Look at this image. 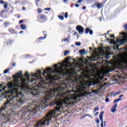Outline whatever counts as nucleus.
<instances>
[{
    "label": "nucleus",
    "instance_id": "obj_1",
    "mask_svg": "<svg viewBox=\"0 0 127 127\" xmlns=\"http://www.w3.org/2000/svg\"><path fill=\"white\" fill-rule=\"evenodd\" d=\"M120 34L122 36H120V38H117V41H115V40L107 38L108 41H110L111 44L114 45V49H117V50H119V48L120 46L127 42V32H123L120 33Z\"/></svg>",
    "mask_w": 127,
    "mask_h": 127
},
{
    "label": "nucleus",
    "instance_id": "obj_2",
    "mask_svg": "<svg viewBox=\"0 0 127 127\" xmlns=\"http://www.w3.org/2000/svg\"><path fill=\"white\" fill-rule=\"evenodd\" d=\"M76 30L78 31L79 34H82L84 33V28L81 25H78L76 27Z\"/></svg>",
    "mask_w": 127,
    "mask_h": 127
},
{
    "label": "nucleus",
    "instance_id": "obj_3",
    "mask_svg": "<svg viewBox=\"0 0 127 127\" xmlns=\"http://www.w3.org/2000/svg\"><path fill=\"white\" fill-rule=\"evenodd\" d=\"M104 113V111L101 112L99 116L100 120L101 121V127H104V121L103 120Z\"/></svg>",
    "mask_w": 127,
    "mask_h": 127
},
{
    "label": "nucleus",
    "instance_id": "obj_4",
    "mask_svg": "<svg viewBox=\"0 0 127 127\" xmlns=\"http://www.w3.org/2000/svg\"><path fill=\"white\" fill-rule=\"evenodd\" d=\"M89 32L90 35H93V30H90L89 28H87L85 29V34H88Z\"/></svg>",
    "mask_w": 127,
    "mask_h": 127
},
{
    "label": "nucleus",
    "instance_id": "obj_5",
    "mask_svg": "<svg viewBox=\"0 0 127 127\" xmlns=\"http://www.w3.org/2000/svg\"><path fill=\"white\" fill-rule=\"evenodd\" d=\"M116 108H118V104L117 103H116L115 105L112 108V113H115V112H117V109H116Z\"/></svg>",
    "mask_w": 127,
    "mask_h": 127
},
{
    "label": "nucleus",
    "instance_id": "obj_6",
    "mask_svg": "<svg viewBox=\"0 0 127 127\" xmlns=\"http://www.w3.org/2000/svg\"><path fill=\"white\" fill-rule=\"evenodd\" d=\"M80 54L81 55H87V53L85 49L80 50L79 51Z\"/></svg>",
    "mask_w": 127,
    "mask_h": 127
},
{
    "label": "nucleus",
    "instance_id": "obj_7",
    "mask_svg": "<svg viewBox=\"0 0 127 127\" xmlns=\"http://www.w3.org/2000/svg\"><path fill=\"white\" fill-rule=\"evenodd\" d=\"M1 17H2V18H7L8 16H9V13H6L5 14H3L2 15H0Z\"/></svg>",
    "mask_w": 127,
    "mask_h": 127
},
{
    "label": "nucleus",
    "instance_id": "obj_8",
    "mask_svg": "<svg viewBox=\"0 0 127 127\" xmlns=\"http://www.w3.org/2000/svg\"><path fill=\"white\" fill-rule=\"evenodd\" d=\"M40 19H43L44 20H47V17L45 15H40Z\"/></svg>",
    "mask_w": 127,
    "mask_h": 127
},
{
    "label": "nucleus",
    "instance_id": "obj_9",
    "mask_svg": "<svg viewBox=\"0 0 127 127\" xmlns=\"http://www.w3.org/2000/svg\"><path fill=\"white\" fill-rule=\"evenodd\" d=\"M104 6V4L103 3H98L97 4V8H101Z\"/></svg>",
    "mask_w": 127,
    "mask_h": 127
},
{
    "label": "nucleus",
    "instance_id": "obj_10",
    "mask_svg": "<svg viewBox=\"0 0 127 127\" xmlns=\"http://www.w3.org/2000/svg\"><path fill=\"white\" fill-rule=\"evenodd\" d=\"M0 91H1V90H3V91H5V88H3V85L0 84Z\"/></svg>",
    "mask_w": 127,
    "mask_h": 127
},
{
    "label": "nucleus",
    "instance_id": "obj_11",
    "mask_svg": "<svg viewBox=\"0 0 127 127\" xmlns=\"http://www.w3.org/2000/svg\"><path fill=\"white\" fill-rule=\"evenodd\" d=\"M20 27L22 29H26V26H25L24 24H21Z\"/></svg>",
    "mask_w": 127,
    "mask_h": 127
},
{
    "label": "nucleus",
    "instance_id": "obj_12",
    "mask_svg": "<svg viewBox=\"0 0 127 127\" xmlns=\"http://www.w3.org/2000/svg\"><path fill=\"white\" fill-rule=\"evenodd\" d=\"M8 31L10 32V33H11V34H13L14 33V30L12 29H8Z\"/></svg>",
    "mask_w": 127,
    "mask_h": 127
},
{
    "label": "nucleus",
    "instance_id": "obj_13",
    "mask_svg": "<svg viewBox=\"0 0 127 127\" xmlns=\"http://www.w3.org/2000/svg\"><path fill=\"white\" fill-rule=\"evenodd\" d=\"M6 12V10H3L0 12V15H2V14H4Z\"/></svg>",
    "mask_w": 127,
    "mask_h": 127
},
{
    "label": "nucleus",
    "instance_id": "obj_14",
    "mask_svg": "<svg viewBox=\"0 0 127 127\" xmlns=\"http://www.w3.org/2000/svg\"><path fill=\"white\" fill-rule=\"evenodd\" d=\"M58 17L60 19H61V20H64V16H62V15H59Z\"/></svg>",
    "mask_w": 127,
    "mask_h": 127
},
{
    "label": "nucleus",
    "instance_id": "obj_15",
    "mask_svg": "<svg viewBox=\"0 0 127 127\" xmlns=\"http://www.w3.org/2000/svg\"><path fill=\"white\" fill-rule=\"evenodd\" d=\"M120 101H122V98H118L114 101V103H118V102H120Z\"/></svg>",
    "mask_w": 127,
    "mask_h": 127
},
{
    "label": "nucleus",
    "instance_id": "obj_16",
    "mask_svg": "<svg viewBox=\"0 0 127 127\" xmlns=\"http://www.w3.org/2000/svg\"><path fill=\"white\" fill-rule=\"evenodd\" d=\"M99 106H97L94 108V113H96V112H97V111H99Z\"/></svg>",
    "mask_w": 127,
    "mask_h": 127
},
{
    "label": "nucleus",
    "instance_id": "obj_17",
    "mask_svg": "<svg viewBox=\"0 0 127 127\" xmlns=\"http://www.w3.org/2000/svg\"><path fill=\"white\" fill-rule=\"evenodd\" d=\"M75 45H76V46H81V42H77L75 43Z\"/></svg>",
    "mask_w": 127,
    "mask_h": 127
},
{
    "label": "nucleus",
    "instance_id": "obj_18",
    "mask_svg": "<svg viewBox=\"0 0 127 127\" xmlns=\"http://www.w3.org/2000/svg\"><path fill=\"white\" fill-rule=\"evenodd\" d=\"M7 5H8V4H7V3H5L4 4V8H5V9H6V8H7Z\"/></svg>",
    "mask_w": 127,
    "mask_h": 127
},
{
    "label": "nucleus",
    "instance_id": "obj_19",
    "mask_svg": "<svg viewBox=\"0 0 127 127\" xmlns=\"http://www.w3.org/2000/svg\"><path fill=\"white\" fill-rule=\"evenodd\" d=\"M4 26H7V25H9V24L8 22H4L3 23Z\"/></svg>",
    "mask_w": 127,
    "mask_h": 127
},
{
    "label": "nucleus",
    "instance_id": "obj_20",
    "mask_svg": "<svg viewBox=\"0 0 127 127\" xmlns=\"http://www.w3.org/2000/svg\"><path fill=\"white\" fill-rule=\"evenodd\" d=\"M103 59V57H98L96 60H98L99 61H101Z\"/></svg>",
    "mask_w": 127,
    "mask_h": 127
},
{
    "label": "nucleus",
    "instance_id": "obj_21",
    "mask_svg": "<svg viewBox=\"0 0 127 127\" xmlns=\"http://www.w3.org/2000/svg\"><path fill=\"white\" fill-rule=\"evenodd\" d=\"M37 10L39 13H41V12H42V10L40 8H38Z\"/></svg>",
    "mask_w": 127,
    "mask_h": 127
},
{
    "label": "nucleus",
    "instance_id": "obj_22",
    "mask_svg": "<svg viewBox=\"0 0 127 127\" xmlns=\"http://www.w3.org/2000/svg\"><path fill=\"white\" fill-rule=\"evenodd\" d=\"M68 53H69V51H66L64 53V56H67Z\"/></svg>",
    "mask_w": 127,
    "mask_h": 127
},
{
    "label": "nucleus",
    "instance_id": "obj_23",
    "mask_svg": "<svg viewBox=\"0 0 127 127\" xmlns=\"http://www.w3.org/2000/svg\"><path fill=\"white\" fill-rule=\"evenodd\" d=\"M64 42H67L69 43V40L68 39V38H65V39H64Z\"/></svg>",
    "mask_w": 127,
    "mask_h": 127
},
{
    "label": "nucleus",
    "instance_id": "obj_24",
    "mask_svg": "<svg viewBox=\"0 0 127 127\" xmlns=\"http://www.w3.org/2000/svg\"><path fill=\"white\" fill-rule=\"evenodd\" d=\"M64 17L65 18H67L68 17V12H66L64 14Z\"/></svg>",
    "mask_w": 127,
    "mask_h": 127
},
{
    "label": "nucleus",
    "instance_id": "obj_25",
    "mask_svg": "<svg viewBox=\"0 0 127 127\" xmlns=\"http://www.w3.org/2000/svg\"><path fill=\"white\" fill-rule=\"evenodd\" d=\"M7 72H8V69H6L5 70H4V74H6V73H7Z\"/></svg>",
    "mask_w": 127,
    "mask_h": 127
},
{
    "label": "nucleus",
    "instance_id": "obj_26",
    "mask_svg": "<svg viewBox=\"0 0 127 127\" xmlns=\"http://www.w3.org/2000/svg\"><path fill=\"white\" fill-rule=\"evenodd\" d=\"M109 100H110V99H109V98H107L105 99V101L106 102V103H109Z\"/></svg>",
    "mask_w": 127,
    "mask_h": 127
},
{
    "label": "nucleus",
    "instance_id": "obj_27",
    "mask_svg": "<svg viewBox=\"0 0 127 127\" xmlns=\"http://www.w3.org/2000/svg\"><path fill=\"white\" fill-rule=\"evenodd\" d=\"M4 1L3 0H0V3H1V4H4Z\"/></svg>",
    "mask_w": 127,
    "mask_h": 127
},
{
    "label": "nucleus",
    "instance_id": "obj_28",
    "mask_svg": "<svg viewBox=\"0 0 127 127\" xmlns=\"http://www.w3.org/2000/svg\"><path fill=\"white\" fill-rule=\"evenodd\" d=\"M51 9V8H46L45 9V10H48V11H49V10H50Z\"/></svg>",
    "mask_w": 127,
    "mask_h": 127
},
{
    "label": "nucleus",
    "instance_id": "obj_29",
    "mask_svg": "<svg viewBox=\"0 0 127 127\" xmlns=\"http://www.w3.org/2000/svg\"><path fill=\"white\" fill-rule=\"evenodd\" d=\"M23 23V20H21L19 21V24H20V23Z\"/></svg>",
    "mask_w": 127,
    "mask_h": 127
},
{
    "label": "nucleus",
    "instance_id": "obj_30",
    "mask_svg": "<svg viewBox=\"0 0 127 127\" xmlns=\"http://www.w3.org/2000/svg\"><path fill=\"white\" fill-rule=\"evenodd\" d=\"M84 116H85V117L88 116V117H89V118H92V117H91V116H90V115H89V114H86V115H84Z\"/></svg>",
    "mask_w": 127,
    "mask_h": 127
},
{
    "label": "nucleus",
    "instance_id": "obj_31",
    "mask_svg": "<svg viewBox=\"0 0 127 127\" xmlns=\"http://www.w3.org/2000/svg\"><path fill=\"white\" fill-rule=\"evenodd\" d=\"M124 28H125V29H127V24H126L125 25Z\"/></svg>",
    "mask_w": 127,
    "mask_h": 127
},
{
    "label": "nucleus",
    "instance_id": "obj_32",
    "mask_svg": "<svg viewBox=\"0 0 127 127\" xmlns=\"http://www.w3.org/2000/svg\"><path fill=\"white\" fill-rule=\"evenodd\" d=\"M60 65V66H61L62 67H64V65H63V64H61V63H59V64Z\"/></svg>",
    "mask_w": 127,
    "mask_h": 127
},
{
    "label": "nucleus",
    "instance_id": "obj_33",
    "mask_svg": "<svg viewBox=\"0 0 127 127\" xmlns=\"http://www.w3.org/2000/svg\"><path fill=\"white\" fill-rule=\"evenodd\" d=\"M96 123H97V124L100 123V121L99 120V119H97V120L96 121Z\"/></svg>",
    "mask_w": 127,
    "mask_h": 127
},
{
    "label": "nucleus",
    "instance_id": "obj_34",
    "mask_svg": "<svg viewBox=\"0 0 127 127\" xmlns=\"http://www.w3.org/2000/svg\"><path fill=\"white\" fill-rule=\"evenodd\" d=\"M77 2H78L79 3L82 2V0H78L77 1Z\"/></svg>",
    "mask_w": 127,
    "mask_h": 127
},
{
    "label": "nucleus",
    "instance_id": "obj_35",
    "mask_svg": "<svg viewBox=\"0 0 127 127\" xmlns=\"http://www.w3.org/2000/svg\"><path fill=\"white\" fill-rule=\"evenodd\" d=\"M75 6H76V7H79V5L78 4H75Z\"/></svg>",
    "mask_w": 127,
    "mask_h": 127
},
{
    "label": "nucleus",
    "instance_id": "obj_36",
    "mask_svg": "<svg viewBox=\"0 0 127 127\" xmlns=\"http://www.w3.org/2000/svg\"><path fill=\"white\" fill-rule=\"evenodd\" d=\"M43 38H43L42 37H41L39 38V39H40V40H42V39H44Z\"/></svg>",
    "mask_w": 127,
    "mask_h": 127
},
{
    "label": "nucleus",
    "instance_id": "obj_37",
    "mask_svg": "<svg viewBox=\"0 0 127 127\" xmlns=\"http://www.w3.org/2000/svg\"><path fill=\"white\" fill-rule=\"evenodd\" d=\"M85 118H86V116H83L80 119V120H82V119H85Z\"/></svg>",
    "mask_w": 127,
    "mask_h": 127
},
{
    "label": "nucleus",
    "instance_id": "obj_38",
    "mask_svg": "<svg viewBox=\"0 0 127 127\" xmlns=\"http://www.w3.org/2000/svg\"><path fill=\"white\" fill-rule=\"evenodd\" d=\"M61 15H64V12H62L60 13Z\"/></svg>",
    "mask_w": 127,
    "mask_h": 127
},
{
    "label": "nucleus",
    "instance_id": "obj_39",
    "mask_svg": "<svg viewBox=\"0 0 127 127\" xmlns=\"http://www.w3.org/2000/svg\"><path fill=\"white\" fill-rule=\"evenodd\" d=\"M110 37H111V38H114V37H115V36H114V35H111V36H110Z\"/></svg>",
    "mask_w": 127,
    "mask_h": 127
},
{
    "label": "nucleus",
    "instance_id": "obj_40",
    "mask_svg": "<svg viewBox=\"0 0 127 127\" xmlns=\"http://www.w3.org/2000/svg\"><path fill=\"white\" fill-rule=\"evenodd\" d=\"M12 66H13V67H15V63H13L12 64Z\"/></svg>",
    "mask_w": 127,
    "mask_h": 127
},
{
    "label": "nucleus",
    "instance_id": "obj_41",
    "mask_svg": "<svg viewBox=\"0 0 127 127\" xmlns=\"http://www.w3.org/2000/svg\"><path fill=\"white\" fill-rule=\"evenodd\" d=\"M99 115V112H96L95 113V116H98Z\"/></svg>",
    "mask_w": 127,
    "mask_h": 127
},
{
    "label": "nucleus",
    "instance_id": "obj_42",
    "mask_svg": "<svg viewBox=\"0 0 127 127\" xmlns=\"http://www.w3.org/2000/svg\"><path fill=\"white\" fill-rule=\"evenodd\" d=\"M13 12V10H12L9 12V13H12Z\"/></svg>",
    "mask_w": 127,
    "mask_h": 127
},
{
    "label": "nucleus",
    "instance_id": "obj_43",
    "mask_svg": "<svg viewBox=\"0 0 127 127\" xmlns=\"http://www.w3.org/2000/svg\"><path fill=\"white\" fill-rule=\"evenodd\" d=\"M46 36H47V35L45 34V36H44V38H43V39H45V38H46Z\"/></svg>",
    "mask_w": 127,
    "mask_h": 127
},
{
    "label": "nucleus",
    "instance_id": "obj_44",
    "mask_svg": "<svg viewBox=\"0 0 127 127\" xmlns=\"http://www.w3.org/2000/svg\"><path fill=\"white\" fill-rule=\"evenodd\" d=\"M104 126L106 127V121H104Z\"/></svg>",
    "mask_w": 127,
    "mask_h": 127
},
{
    "label": "nucleus",
    "instance_id": "obj_45",
    "mask_svg": "<svg viewBox=\"0 0 127 127\" xmlns=\"http://www.w3.org/2000/svg\"><path fill=\"white\" fill-rule=\"evenodd\" d=\"M64 2H66V1H68V0H63Z\"/></svg>",
    "mask_w": 127,
    "mask_h": 127
},
{
    "label": "nucleus",
    "instance_id": "obj_46",
    "mask_svg": "<svg viewBox=\"0 0 127 127\" xmlns=\"http://www.w3.org/2000/svg\"><path fill=\"white\" fill-rule=\"evenodd\" d=\"M122 97H124V95H121L119 96V98H122Z\"/></svg>",
    "mask_w": 127,
    "mask_h": 127
},
{
    "label": "nucleus",
    "instance_id": "obj_47",
    "mask_svg": "<svg viewBox=\"0 0 127 127\" xmlns=\"http://www.w3.org/2000/svg\"><path fill=\"white\" fill-rule=\"evenodd\" d=\"M82 9H86V7L85 6H83L82 8Z\"/></svg>",
    "mask_w": 127,
    "mask_h": 127
},
{
    "label": "nucleus",
    "instance_id": "obj_48",
    "mask_svg": "<svg viewBox=\"0 0 127 127\" xmlns=\"http://www.w3.org/2000/svg\"><path fill=\"white\" fill-rule=\"evenodd\" d=\"M119 94H121V92H117L116 94V95H119Z\"/></svg>",
    "mask_w": 127,
    "mask_h": 127
},
{
    "label": "nucleus",
    "instance_id": "obj_49",
    "mask_svg": "<svg viewBox=\"0 0 127 127\" xmlns=\"http://www.w3.org/2000/svg\"><path fill=\"white\" fill-rule=\"evenodd\" d=\"M19 33H23V31H21L19 32Z\"/></svg>",
    "mask_w": 127,
    "mask_h": 127
},
{
    "label": "nucleus",
    "instance_id": "obj_50",
    "mask_svg": "<svg viewBox=\"0 0 127 127\" xmlns=\"http://www.w3.org/2000/svg\"><path fill=\"white\" fill-rule=\"evenodd\" d=\"M23 10H25V8L24 7H23Z\"/></svg>",
    "mask_w": 127,
    "mask_h": 127
},
{
    "label": "nucleus",
    "instance_id": "obj_51",
    "mask_svg": "<svg viewBox=\"0 0 127 127\" xmlns=\"http://www.w3.org/2000/svg\"><path fill=\"white\" fill-rule=\"evenodd\" d=\"M76 34H77V32H75L74 34V35H76Z\"/></svg>",
    "mask_w": 127,
    "mask_h": 127
},
{
    "label": "nucleus",
    "instance_id": "obj_52",
    "mask_svg": "<svg viewBox=\"0 0 127 127\" xmlns=\"http://www.w3.org/2000/svg\"><path fill=\"white\" fill-rule=\"evenodd\" d=\"M36 5H38V3L36 2Z\"/></svg>",
    "mask_w": 127,
    "mask_h": 127
},
{
    "label": "nucleus",
    "instance_id": "obj_53",
    "mask_svg": "<svg viewBox=\"0 0 127 127\" xmlns=\"http://www.w3.org/2000/svg\"><path fill=\"white\" fill-rule=\"evenodd\" d=\"M89 49H90V50H92V48L90 47Z\"/></svg>",
    "mask_w": 127,
    "mask_h": 127
},
{
    "label": "nucleus",
    "instance_id": "obj_54",
    "mask_svg": "<svg viewBox=\"0 0 127 127\" xmlns=\"http://www.w3.org/2000/svg\"><path fill=\"white\" fill-rule=\"evenodd\" d=\"M36 1H39L40 0H36Z\"/></svg>",
    "mask_w": 127,
    "mask_h": 127
},
{
    "label": "nucleus",
    "instance_id": "obj_55",
    "mask_svg": "<svg viewBox=\"0 0 127 127\" xmlns=\"http://www.w3.org/2000/svg\"><path fill=\"white\" fill-rule=\"evenodd\" d=\"M110 33V31H108L107 32V34H108V33Z\"/></svg>",
    "mask_w": 127,
    "mask_h": 127
},
{
    "label": "nucleus",
    "instance_id": "obj_56",
    "mask_svg": "<svg viewBox=\"0 0 127 127\" xmlns=\"http://www.w3.org/2000/svg\"><path fill=\"white\" fill-rule=\"evenodd\" d=\"M62 76H64L65 75H61Z\"/></svg>",
    "mask_w": 127,
    "mask_h": 127
},
{
    "label": "nucleus",
    "instance_id": "obj_57",
    "mask_svg": "<svg viewBox=\"0 0 127 127\" xmlns=\"http://www.w3.org/2000/svg\"><path fill=\"white\" fill-rule=\"evenodd\" d=\"M62 42H63V39L62 40Z\"/></svg>",
    "mask_w": 127,
    "mask_h": 127
},
{
    "label": "nucleus",
    "instance_id": "obj_58",
    "mask_svg": "<svg viewBox=\"0 0 127 127\" xmlns=\"http://www.w3.org/2000/svg\"><path fill=\"white\" fill-rule=\"evenodd\" d=\"M46 13H48V12H46Z\"/></svg>",
    "mask_w": 127,
    "mask_h": 127
},
{
    "label": "nucleus",
    "instance_id": "obj_59",
    "mask_svg": "<svg viewBox=\"0 0 127 127\" xmlns=\"http://www.w3.org/2000/svg\"><path fill=\"white\" fill-rule=\"evenodd\" d=\"M68 59V60H69V59H70V58L69 59Z\"/></svg>",
    "mask_w": 127,
    "mask_h": 127
},
{
    "label": "nucleus",
    "instance_id": "obj_60",
    "mask_svg": "<svg viewBox=\"0 0 127 127\" xmlns=\"http://www.w3.org/2000/svg\"><path fill=\"white\" fill-rule=\"evenodd\" d=\"M97 127H99V125H98Z\"/></svg>",
    "mask_w": 127,
    "mask_h": 127
}]
</instances>
